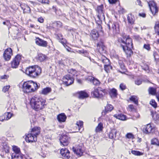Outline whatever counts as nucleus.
Returning <instances> with one entry per match:
<instances>
[{
	"mask_svg": "<svg viewBox=\"0 0 159 159\" xmlns=\"http://www.w3.org/2000/svg\"><path fill=\"white\" fill-rule=\"evenodd\" d=\"M152 128L150 124H148L146 125L143 129V132L146 133L148 134L151 133L152 130Z\"/></svg>",
	"mask_w": 159,
	"mask_h": 159,
	"instance_id": "b1692460",
	"label": "nucleus"
},
{
	"mask_svg": "<svg viewBox=\"0 0 159 159\" xmlns=\"http://www.w3.org/2000/svg\"><path fill=\"white\" fill-rule=\"evenodd\" d=\"M90 35L91 37L94 40L97 39L99 36L98 31L95 29H93L91 31Z\"/></svg>",
	"mask_w": 159,
	"mask_h": 159,
	"instance_id": "4be33fe9",
	"label": "nucleus"
},
{
	"mask_svg": "<svg viewBox=\"0 0 159 159\" xmlns=\"http://www.w3.org/2000/svg\"><path fill=\"white\" fill-rule=\"evenodd\" d=\"M52 91V89L49 87H47L43 89L41 91V93L44 95H47Z\"/></svg>",
	"mask_w": 159,
	"mask_h": 159,
	"instance_id": "a878e982",
	"label": "nucleus"
},
{
	"mask_svg": "<svg viewBox=\"0 0 159 159\" xmlns=\"http://www.w3.org/2000/svg\"><path fill=\"white\" fill-rule=\"evenodd\" d=\"M135 156H139L143 154V153L139 151L132 150L131 152Z\"/></svg>",
	"mask_w": 159,
	"mask_h": 159,
	"instance_id": "c03bdc74",
	"label": "nucleus"
},
{
	"mask_svg": "<svg viewBox=\"0 0 159 159\" xmlns=\"http://www.w3.org/2000/svg\"><path fill=\"white\" fill-rule=\"evenodd\" d=\"M120 89L123 90L126 89V87L125 86V85L123 83H121L120 84Z\"/></svg>",
	"mask_w": 159,
	"mask_h": 159,
	"instance_id": "13d9d810",
	"label": "nucleus"
},
{
	"mask_svg": "<svg viewBox=\"0 0 159 159\" xmlns=\"http://www.w3.org/2000/svg\"><path fill=\"white\" fill-rule=\"evenodd\" d=\"M103 128V124L102 123L100 122L98 124V126L96 127L95 131L97 132H99L102 131Z\"/></svg>",
	"mask_w": 159,
	"mask_h": 159,
	"instance_id": "c9c22d12",
	"label": "nucleus"
},
{
	"mask_svg": "<svg viewBox=\"0 0 159 159\" xmlns=\"http://www.w3.org/2000/svg\"><path fill=\"white\" fill-rule=\"evenodd\" d=\"M12 159H23V157L20 155L12 154Z\"/></svg>",
	"mask_w": 159,
	"mask_h": 159,
	"instance_id": "09e8293b",
	"label": "nucleus"
},
{
	"mask_svg": "<svg viewBox=\"0 0 159 159\" xmlns=\"http://www.w3.org/2000/svg\"><path fill=\"white\" fill-rule=\"evenodd\" d=\"M35 43L37 45L43 47H46L48 46V43L40 38H36L35 39Z\"/></svg>",
	"mask_w": 159,
	"mask_h": 159,
	"instance_id": "4468645a",
	"label": "nucleus"
},
{
	"mask_svg": "<svg viewBox=\"0 0 159 159\" xmlns=\"http://www.w3.org/2000/svg\"><path fill=\"white\" fill-rule=\"evenodd\" d=\"M57 36L58 38L60 40H63V41H61V43L63 44H64L66 43V41L65 39H64L63 38V36L61 34H57Z\"/></svg>",
	"mask_w": 159,
	"mask_h": 159,
	"instance_id": "a18cd8bd",
	"label": "nucleus"
},
{
	"mask_svg": "<svg viewBox=\"0 0 159 159\" xmlns=\"http://www.w3.org/2000/svg\"><path fill=\"white\" fill-rule=\"evenodd\" d=\"M60 153L64 159H68L70 157V152L66 148L61 150Z\"/></svg>",
	"mask_w": 159,
	"mask_h": 159,
	"instance_id": "2eb2a0df",
	"label": "nucleus"
},
{
	"mask_svg": "<svg viewBox=\"0 0 159 159\" xmlns=\"http://www.w3.org/2000/svg\"><path fill=\"white\" fill-rule=\"evenodd\" d=\"M4 114L5 116L6 120H8L10 119L12 115V114L10 113V112L6 113Z\"/></svg>",
	"mask_w": 159,
	"mask_h": 159,
	"instance_id": "49530a36",
	"label": "nucleus"
},
{
	"mask_svg": "<svg viewBox=\"0 0 159 159\" xmlns=\"http://www.w3.org/2000/svg\"><path fill=\"white\" fill-rule=\"evenodd\" d=\"M97 49L100 53H102L104 51L105 46L102 43L100 42L97 45Z\"/></svg>",
	"mask_w": 159,
	"mask_h": 159,
	"instance_id": "5701e85b",
	"label": "nucleus"
},
{
	"mask_svg": "<svg viewBox=\"0 0 159 159\" xmlns=\"http://www.w3.org/2000/svg\"><path fill=\"white\" fill-rule=\"evenodd\" d=\"M127 19L129 23L131 24L134 23L135 20L134 17L131 14H129L128 15Z\"/></svg>",
	"mask_w": 159,
	"mask_h": 159,
	"instance_id": "bb28decb",
	"label": "nucleus"
},
{
	"mask_svg": "<svg viewBox=\"0 0 159 159\" xmlns=\"http://www.w3.org/2000/svg\"><path fill=\"white\" fill-rule=\"evenodd\" d=\"M113 109V107L112 105L107 104L106 106L105 107V111L102 112V115H103L104 114V115H105L106 112L108 111H111Z\"/></svg>",
	"mask_w": 159,
	"mask_h": 159,
	"instance_id": "393cba45",
	"label": "nucleus"
},
{
	"mask_svg": "<svg viewBox=\"0 0 159 159\" xmlns=\"http://www.w3.org/2000/svg\"><path fill=\"white\" fill-rule=\"evenodd\" d=\"M4 120H6L4 114L0 116V120L3 121Z\"/></svg>",
	"mask_w": 159,
	"mask_h": 159,
	"instance_id": "680f3d73",
	"label": "nucleus"
},
{
	"mask_svg": "<svg viewBox=\"0 0 159 159\" xmlns=\"http://www.w3.org/2000/svg\"><path fill=\"white\" fill-rule=\"evenodd\" d=\"M10 88V86L9 85L5 86L3 88L2 91L4 92L5 93L8 91Z\"/></svg>",
	"mask_w": 159,
	"mask_h": 159,
	"instance_id": "5fc2aeb1",
	"label": "nucleus"
},
{
	"mask_svg": "<svg viewBox=\"0 0 159 159\" xmlns=\"http://www.w3.org/2000/svg\"><path fill=\"white\" fill-rule=\"evenodd\" d=\"M151 115L152 118L155 121H157L159 120V114H158L156 112L153 113L152 112Z\"/></svg>",
	"mask_w": 159,
	"mask_h": 159,
	"instance_id": "473e14b6",
	"label": "nucleus"
},
{
	"mask_svg": "<svg viewBox=\"0 0 159 159\" xmlns=\"http://www.w3.org/2000/svg\"><path fill=\"white\" fill-rule=\"evenodd\" d=\"M111 34H115L118 33L120 31L119 25L116 23H111L107 25Z\"/></svg>",
	"mask_w": 159,
	"mask_h": 159,
	"instance_id": "0eeeda50",
	"label": "nucleus"
},
{
	"mask_svg": "<svg viewBox=\"0 0 159 159\" xmlns=\"http://www.w3.org/2000/svg\"><path fill=\"white\" fill-rule=\"evenodd\" d=\"M46 58V56L42 53H39L38 54V60L40 61H44Z\"/></svg>",
	"mask_w": 159,
	"mask_h": 159,
	"instance_id": "2f4dec72",
	"label": "nucleus"
},
{
	"mask_svg": "<svg viewBox=\"0 0 159 159\" xmlns=\"http://www.w3.org/2000/svg\"><path fill=\"white\" fill-rule=\"evenodd\" d=\"M41 69L38 66H32L27 68L25 70V73L33 78L38 76L41 73Z\"/></svg>",
	"mask_w": 159,
	"mask_h": 159,
	"instance_id": "20e7f679",
	"label": "nucleus"
},
{
	"mask_svg": "<svg viewBox=\"0 0 159 159\" xmlns=\"http://www.w3.org/2000/svg\"><path fill=\"white\" fill-rule=\"evenodd\" d=\"M77 52L85 57H88L89 55V53L87 52V51L84 49L79 50L77 51Z\"/></svg>",
	"mask_w": 159,
	"mask_h": 159,
	"instance_id": "e433bc0d",
	"label": "nucleus"
},
{
	"mask_svg": "<svg viewBox=\"0 0 159 159\" xmlns=\"http://www.w3.org/2000/svg\"><path fill=\"white\" fill-rule=\"evenodd\" d=\"M21 56L20 55H17L13 59L11 62V67L13 68H17L19 64L21 59Z\"/></svg>",
	"mask_w": 159,
	"mask_h": 159,
	"instance_id": "1a4fd4ad",
	"label": "nucleus"
},
{
	"mask_svg": "<svg viewBox=\"0 0 159 159\" xmlns=\"http://www.w3.org/2000/svg\"><path fill=\"white\" fill-rule=\"evenodd\" d=\"M110 94L112 97H116L117 95V90L115 89H113L111 90Z\"/></svg>",
	"mask_w": 159,
	"mask_h": 159,
	"instance_id": "4c0bfd02",
	"label": "nucleus"
},
{
	"mask_svg": "<svg viewBox=\"0 0 159 159\" xmlns=\"http://www.w3.org/2000/svg\"><path fill=\"white\" fill-rule=\"evenodd\" d=\"M22 91L24 93L32 92L30 87L29 81L24 82L22 85Z\"/></svg>",
	"mask_w": 159,
	"mask_h": 159,
	"instance_id": "ddd939ff",
	"label": "nucleus"
},
{
	"mask_svg": "<svg viewBox=\"0 0 159 159\" xmlns=\"http://www.w3.org/2000/svg\"><path fill=\"white\" fill-rule=\"evenodd\" d=\"M154 28L156 33L159 35V22H156Z\"/></svg>",
	"mask_w": 159,
	"mask_h": 159,
	"instance_id": "58836bf2",
	"label": "nucleus"
},
{
	"mask_svg": "<svg viewBox=\"0 0 159 159\" xmlns=\"http://www.w3.org/2000/svg\"><path fill=\"white\" fill-rule=\"evenodd\" d=\"M150 104L154 108H156L157 107V103L154 100H151L150 102Z\"/></svg>",
	"mask_w": 159,
	"mask_h": 159,
	"instance_id": "8fccbe9b",
	"label": "nucleus"
},
{
	"mask_svg": "<svg viewBox=\"0 0 159 159\" xmlns=\"http://www.w3.org/2000/svg\"><path fill=\"white\" fill-rule=\"evenodd\" d=\"M142 83V80L141 79H138L135 81V83L137 85H139Z\"/></svg>",
	"mask_w": 159,
	"mask_h": 159,
	"instance_id": "864d4df0",
	"label": "nucleus"
},
{
	"mask_svg": "<svg viewBox=\"0 0 159 159\" xmlns=\"http://www.w3.org/2000/svg\"><path fill=\"white\" fill-rule=\"evenodd\" d=\"M67 117L66 115L64 113H61L57 115V119L60 122H65Z\"/></svg>",
	"mask_w": 159,
	"mask_h": 159,
	"instance_id": "a211bd4d",
	"label": "nucleus"
},
{
	"mask_svg": "<svg viewBox=\"0 0 159 159\" xmlns=\"http://www.w3.org/2000/svg\"><path fill=\"white\" fill-rule=\"evenodd\" d=\"M79 98L81 99H83L88 97V95L87 93L83 91L80 92L79 93Z\"/></svg>",
	"mask_w": 159,
	"mask_h": 159,
	"instance_id": "c756f323",
	"label": "nucleus"
},
{
	"mask_svg": "<svg viewBox=\"0 0 159 159\" xmlns=\"http://www.w3.org/2000/svg\"><path fill=\"white\" fill-rule=\"evenodd\" d=\"M120 46L125 53L130 55L132 52L131 49L133 48L132 40L129 36H123L122 38L119 39Z\"/></svg>",
	"mask_w": 159,
	"mask_h": 159,
	"instance_id": "f257e3e1",
	"label": "nucleus"
},
{
	"mask_svg": "<svg viewBox=\"0 0 159 159\" xmlns=\"http://www.w3.org/2000/svg\"><path fill=\"white\" fill-rule=\"evenodd\" d=\"M49 2L48 0H42V2L45 4H48Z\"/></svg>",
	"mask_w": 159,
	"mask_h": 159,
	"instance_id": "69168bd1",
	"label": "nucleus"
},
{
	"mask_svg": "<svg viewBox=\"0 0 159 159\" xmlns=\"http://www.w3.org/2000/svg\"><path fill=\"white\" fill-rule=\"evenodd\" d=\"M143 48L144 49L147 50L148 51H149L151 49V47L149 44H144Z\"/></svg>",
	"mask_w": 159,
	"mask_h": 159,
	"instance_id": "603ef678",
	"label": "nucleus"
},
{
	"mask_svg": "<svg viewBox=\"0 0 159 159\" xmlns=\"http://www.w3.org/2000/svg\"><path fill=\"white\" fill-rule=\"evenodd\" d=\"M129 108L130 109L131 111H132L134 109V106L133 105H130L129 106Z\"/></svg>",
	"mask_w": 159,
	"mask_h": 159,
	"instance_id": "774afa93",
	"label": "nucleus"
},
{
	"mask_svg": "<svg viewBox=\"0 0 159 159\" xmlns=\"http://www.w3.org/2000/svg\"><path fill=\"white\" fill-rule=\"evenodd\" d=\"M63 82L66 86H69L74 82V79L71 75H68L64 76L62 79Z\"/></svg>",
	"mask_w": 159,
	"mask_h": 159,
	"instance_id": "9d476101",
	"label": "nucleus"
},
{
	"mask_svg": "<svg viewBox=\"0 0 159 159\" xmlns=\"http://www.w3.org/2000/svg\"><path fill=\"white\" fill-rule=\"evenodd\" d=\"M151 144L159 146V141L157 138H153L151 140Z\"/></svg>",
	"mask_w": 159,
	"mask_h": 159,
	"instance_id": "79ce46f5",
	"label": "nucleus"
},
{
	"mask_svg": "<svg viewBox=\"0 0 159 159\" xmlns=\"http://www.w3.org/2000/svg\"><path fill=\"white\" fill-rule=\"evenodd\" d=\"M40 128L35 127L32 129L31 133L28 134L25 138L26 142L29 143L35 142L37 141V136L40 132Z\"/></svg>",
	"mask_w": 159,
	"mask_h": 159,
	"instance_id": "7ed1b4c3",
	"label": "nucleus"
},
{
	"mask_svg": "<svg viewBox=\"0 0 159 159\" xmlns=\"http://www.w3.org/2000/svg\"><path fill=\"white\" fill-rule=\"evenodd\" d=\"M8 76L6 75L1 76L0 78L1 79H6L7 78Z\"/></svg>",
	"mask_w": 159,
	"mask_h": 159,
	"instance_id": "338daca9",
	"label": "nucleus"
},
{
	"mask_svg": "<svg viewBox=\"0 0 159 159\" xmlns=\"http://www.w3.org/2000/svg\"><path fill=\"white\" fill-rule=\"evenodd\" d=\"M114 116L118 119L123 120H125L126 119L125 116L122 114L114 115Z\"/></svg>",
	"mask_w": 159,
	"mask_h": 159,
	"instance_id": "7c9ffc66",
	"label": "nucleus"
},
{
	"mask_svg": "<svg viewBox=\"0 0 159 159\" xmlns=\"http://www.w3.org/2000/svg\"><path fill=\"white\" fill-rule=\"evenodd\" d=\"M53 26H56L58 28H61L62 26V23L60 21H55L52 23Z\"/></svg>",
	"mask_w": 159,
	"mask_h": 159,
	"instance_id": "72a5a7b5",
	"label": "nucleus"
},
{
	"mask_svg": "<svg viewBox=\"0 0 159 159\" xmlns=\"http://www.w3.org/2000/svg\"><path fill=\"white\" fill-rule=\"evenodd\" d=\"M68 73L74 76H77L78 75V73L76 71L73 69L68 70Z\"/></svg>",
	"mask_w": 159,
	"mask_h": 159,
	"instance_id": "ea45409f",
	"label": "nucleus"
},
{
	"mask_svg": "<svg viewBox=\"0 0 159 159\" xmlns=\"http://www.w3.org/2000/svg\"><path fill=\"white\" fill-rule=\"evenodd\" d=\"M118 11L120 14H123L125 12V10L122 7H120L119 8Z\"/></svg>",
	"mask_w": 159,
	"mask_h": 159,
	"instance_id": "bf43d9fd",
	"label": "nucleus"
},
{
	"mask_svg": "<svg viewBox=\"0 0 159 159\" xmlns=\"http://www.w3.org/2000/svg\"><path fill=\"white\" fill-rule=\"evenodd\" d=\"M126 138L129 139H134V135L131 133H128L125 135Z\"/></svg>",
	"mask_w": 159,
	"mask_h": 159,
	"instance_id": "3c124183",
	"label": "nucleus"
},
{
	"mask_svg": "<svg viewBox=\"0 0 159 159\" xmlns=\"http://www.w3.org/2000/svg\"><path fill=\"white\" fill-rule=\"evenodd\" d=\"M72 149L74 152L77 155L80 157L82 155L83 153V151L80 146H77L75 148L73 147Z\"/></svg>",
	"mask_w": 159,
	"mask_h": 159,
	"instance_id": "f3484780",
	"label": "nucleus"
},
{
	"mask_svg": "<svg viewBox=\"0 0 159 159\" xmlns=\"http://www.w3.org/2000/svg\"><path fill=\"white\" fill-rule=\"evenodd\" d=\"M38 20L39 22L41 23H43L44 22V19L42 17H41L38 19Z\"/></svg>",
	"mask_w": 159,
	"mask_h": 159,
	"instance_id": "052dcab7",
	"label": "nucleus"
},
{
	"mask_svg": "<svg viewBox=\"0 0 159 159\" xmlns=\"http://www.w3.org/2000/svg\"><path fill=\"white\" fill-rule=\"evenodd\" d=\"M105 91V89L100 88H94L92 89L91 95L93 98H100L103 96V93H104Z\"/></svg>",
	"mask_w": 159,
	"mask_h": 159,
	"instance_id": "423d86ee",
	"label": "nucleus"
},
{
	"mask_svg": "<svg viewBox=\"0 0 159 159\" xmlns=\"http://www.w3.org/2000/svg\"><path fill=\"white\" fill-rule=\"evenodd\" d=\"M148 90L149 93L152 95L155 94L156 92V89L153 87H150Z\"/></svg>",
	"mask_w": 159,
	"mask_h": 159,
	"instance_id": "a19ab883",
	"label": "nucleus"
},
{
	"mask_svg": "<svg viewBox=\"0 0 159 159\" xmlns=\"http://www.w3.org/2000/svg\"><path fill=\"white\" fill-rule=\"evenodd\" d=\"M103 5H101L98 7L97 11L98 12L97 19H98L97 22L99 28L102 29V27L100 25L102 20H104L105 19V16L104 15V11L103 10Z\"/></svg>",
	"mask_w": 159,
	"mask_h": 159,
	"instance_id": "39448f33",
	"label": "nucleus"
},
{
	"mask_svg": "<svg viewBox=\"0 0 159 159\" xmlns=\"http://www.w3.org/2000/svg\"><path fill=\"white\" fill-rule=\"evenodd\" d=\"M60 141L61 145L66 146L70 143V138L67 135H63L60 137Z\"/></svg>",
	"mask_w": 159,
	"mask_h": 159,
	"instance_id": "9b49d317",
	"label": "nucleus"
},
{
	"mask_svg": "<svg viewBox=\"0 0 159 159\" xmlns=\"http://www.w3.org/2000/svg\"><path fill=\"white\" fill-rule=\"evenodd\" d=\"M118 0H108L109 2L112 4L115 3Z\"/></svg>",
	"mask_w": 159,
	"mask_h": 159,
	"instance_id": "e2e57ef3",
	"label": "nucleus"
},
{
	"mask_svg": "<svg viewBox=\"0 0 159 159\" xmlns=\"http://www.w3.org/2000/svg\"><path fill=\"white\" fill-rule=\"evenodd\" d=\"M93 78L94 77H93L89 76L85 78V79L87 81L92 82Z\"/></svg>",
	"mask_w": 159,
	"mask_h": 159,
	"instance_id": "6e6d98bb",
	"label": "nucleus"
},
{
	"mask_svg": "<svg viewBox=\"0 0 159 159\" xmlns=\"http://www.w3.org/2000/svg\"><path fill=\"white\" fill-rule=\"evenodd\" d=\"M13 150L15 152V153H13L12 154L20 155V151L19 148H18L16 147H15L13 148Z\"/></svg>",
	"mask_w": 159,
	"mask_h": 159,
	"instance_id": "37998d69",
	"label": "nucleus"
},
{
	"mask_svg": "<svg viewBox=\"0 0 159 159\" xmlns=\"http://www.w3.org/2000/svg\"><path fill=\"white\" fill-rule=\"evenodd\" d=\"M30 87L31 89L32 92L35 91L37 90L39 86V84H38L37 83H35L32 81H29Z\"/></svg>",
	"mask_w": 159,
	"mask_h": 159,
	"instance_id": "dca6fc26",
	"label": "nucleus"
},
{
	"mask_svg": "<svg viewBox=\"0 0 159 159\" xmlns=\"http://www.w3.org/2000/svg\"><path fill=\"white\" fill-rule=\"evenodd\" d=\"M117 131L115 129H111L108 134L109 138L110 139H115L116 136Z\"/></svg>",
	"mask_w": 159,
	"mask_h": 159,
	"instance_id": "412c9836",
	"label": "nucleus"
},
{
	"mask_svg": "<svg viewBox=\"0 0 159 159\" xmlns=\"http://www.w3.org/2000/svg\"><path fill=\"white\" fill-rule=\"evenodd\" d=\"M148 3L153 15H156L158 11V8L157 7L156 3L153 1H150L148 2Z\"/></svg>",
	"mask_w": 159,
	"mask_h": 159,
	"instance_id": "6e6552de",
	"label": "nucleus"
},
{
	"mask_svg": "<svg viewBox=\"0 0 159 159\" xmlns=\"http://www.w3.org/2000/svg\"><path fill=\"white\" fill-rule=\"evenodd\" d=\"M46 101L41 98L34 97L30 100V104L32 108L37 111L43 109L45 104Z\"/></svg>",
	"mask_w": 159,
	"mask_h": 159,
	"instance_id": "f03ea898",
	"label": "nucleus"
},
{
	"mask_svg": "<svg viewBox=\"0 0 159 159\" xmlns=\"http://www.w3.org/2000/svg\"><path fill=\"white\" fill-rule=\"evenodd\" d=\"M141 66L143 70L146 71L147 73L149 72L150 71L149 67L147 64L143 63L141 64Z\"/></svg>",
	"mask_w": 159,
	"mask_h": 159,
	"instance_id": "c85d7f7f",
	"label": "nucleus"
},
{
	"mask_svg": "<svg viewBox=\"0 0 159 159\" xmlns=\"http://www.w3.org/2000/svg\"><path fill=\"white\" fill-rule=\"evenodd\" d=\"M130 100L136 105L138 104V101L137 97L135 96H132L129 98Z\"/></svg>",
	"mask_w": 159,
	"mask_h": 159,
	"instance_id": "f704fd0d",
	"label": "nucleus"
},
{
	"mask_svg": "<svg viewBox=\"0 0 159 159\" xmlns=\"http://www.w3.org/2000/svg\"><path fill=\"white\" fill-rule=\"evenodd\" d=\"M94 85L96 86H98L100 84V82L97 79H95L94 78L93 80V81L92 82Z\"/></svg>",
	"mask_w": 159,
	"mask_h": 159,
	"instance_id": "de8ad7c7",
	"label": "nucleus"
},
{
	"mask_svg": "<svg viewBox=\"0 0 159 159\" xmlns=\"http://www.w3.org/2000/svg\"><path fill=\"white\" fill-rule=\"evenodd\" d=\"M3 55L4 59L6 61L9 60L11 58V56L12 55L11 49L9 48H7L4 51Z\"/></svg>",
	"mask_w": 159,
	"mask_h": 159,
	"instance_id": "f8f14e48",
	"label": "nucleus"
},
{
	"mask_svg": "<svg viewBox=\"0 0 159 159\" xmlns=\"http://www.w3.org/2000/svg\"><path fill=\"white\" fill-rule=\"evenodd\" d=\"M15 106L14 105V104H12L10 105V106L8 108L7 110L12 111L13 110H15Z\"/></svg>",
	"mask_w": 159,
	"mask_h": 159,
	"instance_id": "4d7b16f0",
	"label": "nucleus"
},
{
	"mask_svg": "<svg viewBox=\"0 0 159 159\" xmlns=\"http://www.w3.org/2000/svg\"><path fill=\"white\" fill-rule=\"evenodd\" d=\"M20 7L23 10L24 13H29L31 12V9L29 6L25 4H20Z\"/></svg>",
	"mask_w": 159,
	"mask_h": 159,
	"instance_id": "6ab92c4d",
	"label": "nucleus"
},
{
	"mask_svg": "<svg viewBox=\"0 0 159 159\" xmlns=\"http://www.w3.org/2000/svg\"><path fill=\"white\" fill-rule=\"evenodd\" d=\"M102 61L104 64V67L105 70H107V67H111L110 65V62L108 59L104 57V58L102 59Z\"/></svg>",
	"mask_w": 159,
	"mask_h": 159,
	"instance_id": "aec40b11",
	"label": "nucleus"
},
{
	"mask_svg": "<svg viewBox=\"0 0 159 159\" xmlns=\"http://www.w3.org/2000/svg\"><path fill=\"white\" fill-rule=\"evenodd\" d=\"M140 115L138 113H135L134 115V119L135 118H138L139 117Z\"/></svg>",
	"mask_w": 159,
	"mask_h": 159,
	"instance_id": "0e129e2a",
	"label": "nucleus"
},
{
	"mask_svg": "<svg viewBox=\"0 0 159 159\" xmlns=\"http://www.w3.org/2000/svg\"><path fill=\"white\" fill-rule=\"evenodd\" d=\"M76 125L78 126L79 131H82L83 130V122L82 121L79 120L77 121Z\"/></svg>",
	"mask_w": 159,
	"mask_h": 159,
	"instance_id": "cd10ccee",
	"label": "nucleus"
}]
</instances>
